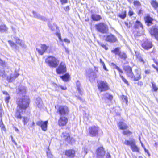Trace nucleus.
I'll return each instance as SVG.
<instances>
[{"mask_svg":"<svg viewBox=\"0 0 158 158\" xmlns=\"http://www.w3.org/2000/svg\"><path fill=\"white\" fill-rule=\"evenodd\" d=\"M76 85L77 90L78 91L79 93L81 95L83 93V92L81 88L80 83L78 81H77L76 82Z\"/></svg>","mask_w":158,"mask_h":158,"instance_id":"obj_28","label":"nucleus"},{"mask_svg":"<svg viewBox=\"0 0 158 158\" xmlns=\"http://www.w3.org/2000/svg\"><path fill=\"white\" fill-rule=\"evenodd\" d=\"M56 35L58 37L59 40L61 42H63V40L61 38V35L60 33L58 32L56 33Z\"/></svg>","mask_w":158,"mask_h":158,"instance_id":"obj_53","label":"nucleus"},{"mask_svg":"<svg viewBox=\"0 0 158 158\" xmlns=\"http://www.w3.org/2000/svg\"><path fill=\"white\" fill-rule=\"evenodd\" d=\"M97 83L98 89L100 92L105 91L108 89V85L106 81H99Z\"/></svg>","mask_w":158,"mask_h":158,"instance_id":"obj_6","label":"nucleus"},{"mask_svg":"<svg viewBox=\"0 0 158 158\" xmlns=\"http://www.w3.org/2000/svg\"><path fill=\"white\" fill-rule=\"evenodd\" d=\"M26 88L24 86H21L18 89V93L20 94H24L26 92Z\"/></svg>","mask_w":158,"mask_h":158,"instance_id":"obj_32","label":"nucleus"},{"mask_svg":"<svg viewBox=\"0 0 158 158\" xmlns=\"http://www.w3.org/2000/svg\"><path fill=\"white\" fill-rule=\"evenodd\" d=\"M87 76L88 77L90 80H94L97 77V75L91 69H89L87 72Z\"/></svg>","mask_w":158,"mask_h":158,"instance_id":"obj_13","label":"nucleus"},{"mask_svg":"<svg viewBox=\"0 0 158 158\" xmlns=\"http://www.w3.org/2000/svg\"><path fill=\"white\" fill-rule=\"evenodd\" d=\"M95 27L98 31L102 33H106L108 31L107 26L103 23L96 24Z\"/></svg>","mask_w":158,"mask_h":158,"instance_id":"obj_4","label":"nucleus"},{"mask_svg":"<svg viewBox=\"0 0 158 158\" xmlns=\"http://www.w3.org/2000/svg\"><path fill=\"white\" fill-rule=\"evenodd\" d=\"M60 77L63 81H67L69 80L70 77L69 74L67 73L63 76H60Z\"/></svg>","mask_w":158,"mask_h":158,"instance_id":"obj_30","label":"nucleus"},{"mask_svg":"<svg viewBox=\"0 0 158 158\" xmlns=\"http://www.w3.org/2000/svg\"><path fill=\"white\" fill-rule=\"evenodd\" d=\"M4 70H0V76H3L4 75Z\"/></svg>","mask_w":158,"mask_h":158,"instance_id":"obj_59","label":"nucleus"},{"mask_svg":"<svg viewBox=\"0 0 158 158\" xmlns=\"http://www.w3.org/2000/svg\"><path fill=\"white\" fill-rule=\"evenodd\" d=\"M151 4L154 8L156 9L158 7V3L156 1H152L151 2Z\"/></svg>","mask_w":158,"mask_h":158,"instance_id":"obj_40","label":"nucleus"},{"mask_svg":"<svg viewBox=\"0 0 158 158\" xmlns=\"http://www.w3.org/2000/svg\"><path fill=\"white\" fill-rule=\"evenodd\" d=\"M88 149L85 148H83L82 152V154L83 155H85L87 153Z\"/></svg>","mask_w":158,"mask_h":158,"instance_id":"obj_45","label":"nucleus"},{"mask_svg":"<svg viewBox=\"0 0 158 158\" xmlns=\"http://www.w3.org/2000/svg\"><path fill=\"white\" fill-rule=\"evenodd\" d=\"M69 110L68 107L64 106H60L57 111V112L60 116H66L68 115Z\"/></svg>","mask_w":158,"mask_h":158,"instance_id":"obj_5","label":"nucleus"},{"mask_svg":"<svg viewBox=\"0 0 158 158\" xmlns=\"http://www.w3.org/2000/svg\"><path fill=\"white\" fill-rule=\"evenodd\" d=\"M120 76L121 77V78L122 79L123 81L126 84H127V85H128V81L125 78H124V77L121 75L120 74H119Z\"/></svg>","mask_w":158,"mask_h":158,"instance_id":"obj_48","label":"nucleus"},{"mask_svg":"<svg viewBox=\"0 0 158 158\" xmlns=\"http://www.w3.org/2000/svg\"><path fill=\"white\" fill-rule=\"evenodd\" d=\"M45 62L50 67H56L59 64V60L54 56H49L46 59Z\"/></svg>","mask_w":158,"mask_h":158,"instance_id":"obj_2","label":"nucleus"},{"mask_svg":"<svg viewBox=\"0 0 158 158\" xmlns=\"http://www.w3.org/2000/svg\"><path fill=\"white\" fill-rule=\"evenodd\" d=\"M145 152L147 153L149 155V151L147 149L145 148H144Z\"/></svg>","mask_w":158,"mask_h":158,"instance_id":"obj_64","label":"nucleus"},{"mask_svg":"<svg viewBox=\"0 0 158 158\" xmlns=\"http://www.w3.org/2000/svg\"><path fill=\"white\" fill-rule=\"evenodd\" d=\"M135 71L136 73V74L135 76L133 74V77H131V79L134 81H138L141 78V72L140 70L137 68L135 69Z\"/></svg>","mask_w":158,"mask_h":158,"instance_id":"obj_11","label":"nucleus"},{"mask_svg":"<svg viewBox=\"0 0 158 158\" xmlns=\"http://www.w3.org/2000/svg\"><path fill=\"white\" fill-rule=\"evenodd\" d=\"M97 152L98 158H103L105 153L103 147L99 148L97 150Z\"/></svg>","mask_w":158,"mask_h":158,"instance_id":"obj_17","label":"nucleus"},{"mask_svg":"<svg viewBox=\"0 0 158 158\" xmlns=\"http://www.w3.org/2000/svg\"><path fill=\"white\" fill-rule=\"evenodd\" d=\"M8 42L10 45L13 48L17 50H18L19 49L18 46L16 44H15L11 40H9L8 41Z\"/></svg>","mask_w":158,"mask_h":158,"instance_id":"obj_29","label":"nucleus"},{"mask_svg":"<svg viewBox=\"0 0 158 158\" xmlns=\"http://www.w3.org/2000/svg\"><path fill=\"white\" fill-rule=\"evenodd\" d=\"M35 103L36 105L40 108L42 107L43 106V102L40 97H38L36 98L35 100Z\"/></svg>","mask_w":158,"mask_h":158,"instance_id":"obj_24","label":"nucleus"},{"mask_svg":"<svg viewBox=\"0 0 158 158\" xmlns=\"http://www.w3.org/2000/svg\"><path fill=\"white\" fill-rule=\"evenodd\" d=\"M29 119L26 117H23L22 121L24 123V124L25 125L28 122Z\"/></svg>","mask_w":158,"mask_h":158,"instance_id":"obj_42","label":"nucleus"},{"mask_svg":"<svg viewBox=\"0 0 158 158\" xmlns=\"http://www.w3.org/2000/svg\"><path fill=\"white\" fill-rule=\"evenodd\" d=\"M19 75V74L16 73H11L10 76L7 77V80L9 82H12L15 78L17 77Z\"/></svg>","mask_w":158,"mask_h":158,"instance_id":"obj_21","label":"nucleus"},{"mask_svg":"<svg viewBox=\"0 0 158 158\" xmlns=\"http://www.w3.org/2000/svg\"><path fill=\"white\" fill-rule=\"evenodd\" d=\"M118 125L119 127V128L121 130L126 129L128 127L127 126L125 123L123 122H119L118 123Z\"/></svg>","mask_w":158,"mask_h":158,"instance_id":"obj_27","label":"nucleus"},{"mask_svg":"<svg viewBox=\"0 0 158 158\" xmlns=\"http://www.w3.org/2000/svg\"><path fill=\"white\" fill-rule=\"evenodd\" d=\"M7 28L5 25H1L0 26V31L1 32H4L7 30Z\"/></svg>","mask_w":158,"mask_h":158,"instance_id":"obj_36","label":"nucleus"},{"mask_svg":"<svg viewBox=\"0 0 158 158\" xmlns=\"http://www.w3.org/2000/svg\"><path fill=\"white\" fill-rule=\"evenodd\" d=\"M63 41L67 43H70V41L67 38L64 39Z\"/></svg>","mask_w":158,"mask_h":158,"instance_id":"obj_57","label":"nucleus"},{"mask_svg":"<svg viewBox=\"0 0 158 158\" xmlns=\"http://www.w3.org/2000/svg\"><path fill=\"white\" fill-rule=\"evenodd\" d=\"M75 151L72 150H66L65 152V154L68 157H73L74 156Z\"/></svg>","mask_w":158,"mask_h":158,"instance_id":"obj_25","label":"nucleus"},{"mask_svg":"<svg viewBox=\"0 0 158 158\" xmlns=\"http://www.w3.org/2000/svg\"><path fill=\"white\" fill-rule=\"evenodd\" d=\"M124 143L127 146H130V148L133 152H139V148L136 145V142L134 139L125 140Z\"/></svg>","mask_w":158,"mask_h":158,"instance_id":"obj_3","label":"nucleus"},{"mask_svg":"<svg viewBox=\"0 0 158 158\" xmlns=\"http://www.w3.org/2000/svg\"><path fill=\"white\" fill-rule=\"evenodd\" d=\"M145 73L146 74H148L150 73V70H146L145 71Z\"/></svg>","mask_w":158,"mask_h":158,"instance_id":"obj_60","label":"nucleus"},{"mask_svg":"<svg viewBox=\"0 0 158 158\" xmlns=\"http://www.w3.org/2000/svg\"><path fill=\"white\" fill-rule=\"evenodd\" d=\"M118 16L123 19H124L126 16V12L124 10L118 15Z\"/></svg>","mask_w":158,"mask_h":158,"instance_id":"obj_33","label":"nucleus"},{"mask_svg":"<svg viewBox=\"0 0 158 158\" xmlns=\"http://www.w3.org/2000/svg\"><path fill=\"white\" fill-rule=\"evenodd\" d=\"M46 153L47 156L49 158H51L52 157V156L49 150L47 151Z\"/></svg>","mask_w":158,"mask_h":158,"instance_id":"obj_51","label":"nucleus"},{"mask_svg":"<svg viewBox=\"0 0 158 158\" xmlns=\"http://www.w3.org/2000/svg\"><path fill=\"white\" fill-rule=\"evenodd\" d=\"M134 4L135 6H141V3L138 1H135L134 2Z\"/></svg>","mask_w":158,"mask_h":158,"instance_id":"obj_49","label":"nucleus"},{"mask_svg":"<svg viewBox=\"0 0 158 158\" xmlns=\"http://www.w3.org/2000/svg\"><path fill=\"white\" fill-rule=\"evenodd\" d=\"M151 83L152 85V89H153V91L156 92L158 90V88L155 83L154 82H152Z\"/></svg>","mask_w":158,"mask_h":158,"instance_id":"obj_38","label":"nucleus"},{"mask_svg":"<svg viewBox=\"0 0 158 158\" xmlns=\"http://www.w3.org/2000/svg\"><path fill=\"white\" fill-rule=\"evenodd\" d=\"M91 18L94 21H98L102 19L100 15L96 14H93L91 15Z\"/></svg>","mask_w":158,"mask_h":158,"instance_id":"obj_26","label":"nucleus"},{"mask_svg":"<svg viewBox=\"0 0 158 158\" xmlns=\"http://www.w3.org/2000/svg\"><path fill=\"white\" fill-rule=\"evenodd\" d=\"M143 85V83L141 81H140L138 82V85L141 86Z\"/></svg>","mask_w":158,"mask_h":158,"instance_id":"obj_61","label":"nucleus"},{"mask_svg":"<svg viewBox=\"0 0 158 158\" xmlns=\"http://www.w3.org/2000/svg\"><path fill=\"white\" fill-rule=\"evenodd\" d=\"M48 121H43L42 120L38 121L36 122L37 125L40 126L42 130L46 131L47 129Z\"/></svg>","mask_w":158,"mask_h":158,"instance_id":"obj_8","label":"nucleus"},{"mask_svg":"<svg viewBox=\"0 0 158 158\" xmlns=\"http://www.w3.org/2000/svg\"><path fill=\"white\" fill-rule=\"evenodd\" d=\"M136 56L137 58L141 62H143V64L144 63V61L142 57L141 56L139 53H136L135 52Z\"/></svg>","mask_w":158,"mask_h":158,"instance_id":"obj_37","label":"nucleus"},{"mask_svg":"<svg viewBox=\"0 0 158 158\" xmlns=\"http://www.w3.org/2000/svg\"><path fill=\"white\" fill-rule=\"evenodd\" d=\"M40 48V49L36 48V50L40 54L43 55L49 48V46L44 44H41Z\"/></svg>","mask_w":158,"mask_h":158,"instance_id":"obj_12","label":"nucleus"},{"mask_svg":"<svg viewBox=\"0 0 158 158\" xmlns=\"http://www.w3.org/2000/svg\"><path fill=\"white\" fill-rule=\"evenodd\" d=\"M30 101L29 97L24 96L17 101V107L25 111L29 106Z\"/></svg>","mask_w":158,"mask_h":158,"instance_id":"obj_1","label":"nucleus"},{"mask_svg":"<svg viewBox=\"0 0 158 158\" xmlns=\"http://www.w3.org/2000/svg\"><path fill=\"white\" fill-rule=\"evenodd\" d=\"M135 27V28H138L140 27L142 28H143V26L141 23L139 21L137 20L134 26Z\"/></svg>","mask_w":158,"mask_h":158,"instance_id":"obj_35","label":"nucleus"},{"mask_svg":"<svg viewBox=\"0 0 158 158\" xmlns=\"http://www.w3.org/2000/svg\"><path fill=\"white\" fill-rule=\"evenodd\" d=\"M125 24L127 28H130L132 26V24L130 22H125Z\"/></svg>","mask_w":158,"mask_h":158,"instance_id":"obj_52","label":"nucleus"},{"mask_svg":"<svg viewBox=\"0 0 158 158\" xmlns=\"http://www.w3.org/2000/svg\"><path fill=\"white\" fill-rule=\"evenodd\" d=\"M99 44L102 46L103 48H104L105 50H107L108 49L107 47L106 46V45L104 44L101 42H98Z\"/></svg>","mask_w":158,"mask_h":158,"instance_id":"obj_47","label":"nucleus"},{"mask_svg":"<svg viewBox=\"0 0 158 158\" xmlns=\"http://www.w3.org/2000/svg\"><path fill=\"white\" fill-rule=\"evenodd\" d=\"M61 4L62 5H63L64 4H65L68 2V0H60Z\"/></svg>","mask_w":158,"mask_h":158,"instance_id":"obj_55","label":"nucleus"},{"mask_svg":"<svg viewBox=\"0 0 158 158\" xmlns=\"http://www.w3.org/2000/svg\"><path fill=\"white\" fill-rule=\"evenodd\" d=\"M150 33L152 36H154L156 39L158 40V26H153L150 29Z\"/></svg>","mask_w":158,"mask_h":158,"instance_id":"obj_10","label":"nucleus"},{"mask_svg":"<svg viewBox=\"0 0 158 158\" xmlns=\"http://www.w3.org/2000/svg\"><path fill=\"white\" fill-rule=\"evenodd\" d=\"M98 126H93L89 128V133L91 136H95L98 134Z\"/></svg>","mask_w":158,"mask_h":158,"instance_id":"obj_9","label":"nucleus"},{"mask_svg":"<svg viewBox=\"0 0 158 158\" xmlns=\"http://www.w3.org/2000/svg\"><path fill=\"white\" fill-rule=\"evenodd\" d=\"M142 47L145 49L148 50L152 47V44L151 42L147 40L143 43Z\"/></svg>","mask_w":158,"mask_h":158,"instance_id":"obj_20","label":"nucleus"},{"mask_svg":"<svg viewBox=\"0 0 158 158\" xmlns=\"http://www.w3.org/2000/svg\"><path fill=\"white\" fill-rule=\"evenodd\" d=\"M128 14L130 16H132L133 14V12L132 9H131V8H130L129 10Z\"/></svg>","mask_w":158,"mask_h":158,"instance_id":"obj_56","label":"nucleus"},{"mask_svg":"<svg viewBox=\"0 0 158 158\" xmlns=\"http://www.w3.org/2000/svg\"><path fill=\"white\" fill-rule=\"evenodd\" d=\"M111 65L114 68L117 69L119 72L123 73V71L118 66L116 65L114 63H112Z\"/></svg>","mask_w":158,"mask_h":158,"instance_id":"obj_41","label":"nucleus"},{"mask_svg":"<svg viewBox=\"0 0 158 158\" xmlns=\"http://www.w3.org/2000/svg\"><path fill=\"white\" fill-rule=\"evenodd\" d=\"M24 111H25L17 107L15 114V117L17 119H21L22 117L21 114H23Z\"/></svg>","mask_w":158,"mask_h":158,"instance_id":"obj_18","label":"nucleus"},{"mask_svg":"<svg viewBox=\"0 0 158 158\" xmlns=\"http://www.w3.org/2000/svg\"><path fill=\"white\" fill-rule=\"evenodd\" d=\"M145 22L149 25V24H152V22L153 20L152 18L149 16L146 17L145 19Z\"/></svg>","mask_w":158,"mask_h":158,"instance_id":"obj_34","label":"nucleus"},{"mask_svg":"<svg viewBox=\"0 0 158 158\" xmlns=\"http://www.w3.org/2000/svg\"><path fill=\"white\" fill-rule=\"evenodd\" d=\"M16 43L22 47L26 48V46L24 42L22 40L19 39L18 38L15 37Z\"/></svg>","mask_w":158,"mask_h":158,"instance_id":"obj_22","label":"nucleus"},{"mask_svg":"<svg viewBox=\"0 0 158 158\" xmlns=\"http://www.w3.org/2000/svg\"><path fill=\"white\" fill-rule=\"evenodd\" d=\"M112 52L117 55H118L120 52H119V49L118 48H116L115 49L112 50Z\"/></svg>","mask_w":158,"mask_h":158,"instance_id":"obj_43","label":"nucleus"},{"mask_svg":"<svg viewBox=\"0 0 158 158\" xmlns=\"http://www.w3.org/2000/svg\"><path fill=\"white\" fill-rule=\"evenodd\" d=\"M68 118L66 116H60L58 121V124L60 126L65 125L68 122Z\"/></svg>","mask_w":158,"mask_h":158,"instance_id":"obj_14","label":"nucleus"},{"mask_svg":"<svg viewBox=\"0 0 158 158\" xmlns=\"http://www.w3.org/2000/svg\"><path fill=\"white\" fill-rule=\"evenodd\" d=\"M64 9L66 11H68L69 10L70 8L69 6H67L64 8Z\"/></svg>","mask_w":158,"mask_h":158,"instance_id":"obj_58","label":"nucleus"},{"mask_svg":"<svg viewBox=\"0 0 158 158\" xmlns=\"http://www.w3.org/2000/svg\"><path fill=\"white\" fill-rule=\"evenodd\" d=\"M123 69L128 77L130 78L133 77V73L132 72V68L128 66H126L123 67Z\"/></svg>","mask_w":158,"mask_h":158,"instance_id":"obj_15","label":"nucleus"},{"mask_svg":"<svg viewBox=\"0 0 158 158\" xmlns=\"http://www.w3.org/2000/svg\"><path fill=\"white\" fill-rule=\"evenodd\" d=\"M57 73L58 74L63 73L66 72V68L64 62H61L58 67L56 69Z\"/></svg>","mask_w":158,"mask_h":158,"instance_id":"obj_7","label":"nucleus"},{"mask_svg":"<svg viewBox=\"0 0 158 158\" xmlns=\"http://www.w3.org/2000/svg\"><path fill=\"white\" fill-rule=\"evenodd\" d=\"M118 55L120 58L124 59H125L127 57L126 54L123 52H120Z\"/></svg>","mask_w":158,"mask_h":158,"instance_id":"obj_39","label":"nucleus"},{"mask_svg":"<svg viewBox=\"0 0 158 158\" xmlns=\"http://www.w3.org/2000/svg\"><path fill=\"white\" fill-rule=\"evenodd\" d=\"M122 98L124 102L126 103H127L128 101L127 98V97L124 95H123Z\"/></svg>","mask_w":158,"mask_h":158,"instance_id":"obj_50","label":"nucleus"},{"mask_svg":"<svg viewBox=\"0 0 158 158\" xmlns=\"http://www.w3.org/2000/svg\"><path fill=\"white\" fill-rule=\"evenodd\" d=\"M123 134L124 135H130L132 134L131 132L129 130L125 131H123Z\"/></svg>","mask_w":158,"mask_h":158,"instance_id":"obj_46","label":"nucleus"},{"mask_svg":"<svg viewBox=\"0 0 158 158\" xmlns=\"http://www.w3.org/2000/svg\"><path fill=\"white\" fill-rule=\"evenodd\" d=\"M106 41L110 43L115 42L117 40L116 37L112 34L107 35L105 38Z\"/></svg>","mask_w":158,"mask_h":158,"instance_id":"obj_16","label":"nucleus"},{"mask_svg":"<svg viewBox=\"0 0 158 158\" xmlns=\"http://www.w3.org/2000/svg\"><path fill=\"white\" fill-rule=\"evenodd\" d=\"M152 66L154 69H155L156 71H157V70L158 69V68L156 67L154 64H152Z\"/></svg>","mask_w":158,"mask_h":158,"instance_id":"obj_63","label":"nucleus"},{"mask_svg":"<svg viewBox=\"0 0 158 158\" xmlns=\"http://www.w3.org/2000/svg\"><path fill=\"white\" fill-rule=\"evenodd\" d=\"M33 14L34 15V17L35 18H36L38 19L43 21H45L46 19L45 17L37 14L35 11H33Z\"/></svg>","mask_w":158,"mask_h":158,"instance_id":"obj_23","label":"nucleus"},{"mask_svg":"<svg viewBox=\"0 0 158 158\" xmlns=\"http://www.w3.org/2000/svg\"><path fill=\"white\" fill-rule=\"evenodd\" d=\"M0 64L3 67H7V64L6 63L3 61L2 60L0 59Z\"/></svg>","mask_w":158,"mask_h":158,"instance_id":"obj_44","label":"nucleus"},{"mask_svg":"<svg viewBox=\"0 0 158 158\" xmlns=\"http://www.w3.org/2000/svg\"><path fill=\"white\" fill-rule=\"evenodd\" d=\"M10 99V97L9 95L6 96L5 98V102L6 103H8L9 102V100Z\"/></svg>","mask_w":158,"mask_h":158,"instance_id":"obj_54","label":"nucleus"},{"mask_svg":"<svg viewBox=\"0 0 158 158\" xmlns=\"http://www.w3.org/2000/svg\"><path fill=\"white\" fill-rule=\"evenodd\" d=\"M62 137L63 139L68 143H71L73 139L72 138H70L69 135L66 133H62Z\"/></svg>","mask_w":158,"mask_h":158,"instance_id":"obj_19","label":"nucleus"},{"mask_svg":"<svg viewBox=\"0 0 158 158\" xmlns=\"http://www.w3.org/2000/svg\"><path fill=\"white\" fill-rule=\"evenodd\" d=\"M62 45L64 46V47L65 49V52L67 53H69V52L68 49L63 44Z\"/></svg>","mask_w":158,"mask_h":158,"instance_id":"obj_62","label":"nucleus"},{"mask_svg":"<svg viewBox=\"0 0 158 158\" xmlns=\"http://www.w3.org/2000/svg\"><path fill=\"white\" fill-rule=\"evenodd\" d=\"M113 96L108 93H105L103 94V96L102 98L104 99H107L109 100H111L113 98Z\"/></svg>","mask_w":158,"mask_h":158,"instance_id":"obj_31","label":"nucleus"}]
</instances>
